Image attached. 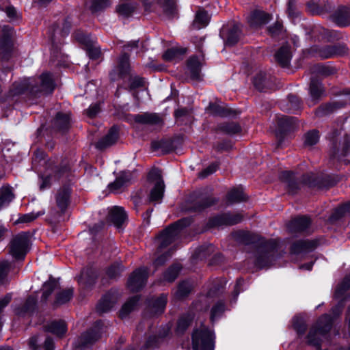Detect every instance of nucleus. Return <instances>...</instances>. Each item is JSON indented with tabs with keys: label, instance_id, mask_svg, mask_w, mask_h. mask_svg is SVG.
<instances>
[{
	"label": "nucleus",
	"instance_id": "32",
	"mask_svg": "<svg viewBox=\"0 0 350 350\" xmlns=\"http://www.w3.org/2000/svg\"><path fill=\"white\" fill-rule=\"evenodd\" d=\"M54 126L59 131H65L70 126V117L68 113L59 112L57 113L54 120Z\"/></svg>",
	"mask_w": 350,
	"mask_h": 350
},
{
	"label": "nucleus",
	"instance_id": "61",
	"mask_svg": "<svg viewBox=\"0 0 350 350\" xmlns=\"http://www.w3.org/2000/svg\"><path fill=\"white\" fill-rule=\"evenodd\" d=\"M129 88L131 90H135L138 88L144 87L145 83L144 79L137 75H131L129 78Z\"/></svg>",
	"mask_w": 350,
	"mask_h": 350
},
{
	"label": "nucleus",
	"instance_id": "49",
	"mask_svg": "<svg viewBox=\"0 0 350 350\" xmlns=\"http://www.w3.org/2000/svg\"><path fill=\"white\" fill-rule=\"evenodd\" d=\"M350 215V202L344 204L342 206L335 209L334 212L330 217V220L336 221Z\"/></svg>",
	"mask_w": 350,
	"mask_h": 350
},
{
	"label": "nucleus",
	"instance_id": "26",
	"mask_svg": "<svg viewBox=\"0 0 350 350\" xmlns=\"http://www.w3.org/2000/svg\"><path fill=\"white\" fill-rule=\"evenodd\" d=\"M132 178L130 172H123L118 177L109 185V188L111 191L118 192L122 187L125 186Z\"/></svg>",
	"mask_w": 350,
	"mask_h": 350
},
{
	"label": "nucleus",
	"instance_id": "52",
	"mask_svg": "<svg viewBox=\"0 0 350 350\" xmlns=\"http://www.w3.org/2000/svg\"><path fill=\"white\" fill-rule=\"evenodd\" d=\"M157 3L163 9L164 13L168 16H174L175 13V0H156Z\"/></svg>",
	"mask_w": 350,
	"mask_h": 350
},
{
	"label": "nucleus",
	"instance_id": "53",
	"mask_svg": "<svg viewBox=\"0 0 350 350\" xmlns=\"http://www.w3.org/2000/svg\"><path fill=\"white\" fill-rule=\"evenodd\" d=\"M225 311V304L224 302L219 301L217 302L211 308V321L214 323L219 318L221 317Z\"/></svg>",
	"mask_w": 350,
	"mask_h": 350
},
{
	"label": "nucleus",
	"instance_id": "28",
	"mask_svg": "<svg viewBox=\"0 0 350 350\" xmlns=\"http://www.w3.org/2000/svg\"><path fill=\"white\" fill-rule=\"evenodd\" d=\"M70 190L68 188L60 189L56 196V203L62 213H64L70 202Z\"/></svg>",
	"mask_w": 350,
	"mask_h": 350
},
{
	"label": "nucleus",
	"instance_id": "11",
	"mask_svg": "<svg viewBox=\"0 0 350 350\" xmlns=\"http://www.w3.org/2000/svg\"><path fill=\"white\" fill-rule=\"evenodd\" d=\"M148 270L146 267H140L134 271L128 280V287L132 292L142 289L146 284Z\"/></svg>",
	"mask_w": 350,
	"mask_h": 350
},
{
	"label": "nucleus",
	"instance_id": "3",
	"mask_svg": "<svg viewBox=\"0 0 350 350\" xmlns=\"http://www.w3.org/2000/svg\"><path fill=\"white\" fill-rule=\"evenodd\" d=\"M146 48V42L133 40L123 46V51L118 60L117 66L111 72L110 78L112 81L123 79L130 75L131 66L129 52L135 51L137 54L144 53Z\"/></svg>",
	"mask_w": 350,
	"mask_h": 350
},
{
	"label": "nucleus",
	"instance_id": "34",
	"mask_svg": "<svg viewBox=\"0 0 350 350\" xmlns=\"http://www.w3.org/2000/svg\"><path fill=\"white\" fill-rule=\"evenodd\" d=\"M97 277L96 271L92 267L84 268L79 277V282H84L86 284H92Z\"/></svg>",
	"mask_w": 350,
	"mask_h": 350
},
{
	"label": "nucleus",
	"instance_id": "46",
	"mask_svg": "<svg viewBox=\"0 0 350 350\" xmlns=\"http://www.w3.org/2000/svg\"><path fill=\"white\" fill-rule=\"evenodd\" d=\"M14 196L10 187H3L0 192V209L8 204L14 199Z\"/></svg>",
	"mask_w": 350,
	"mask_h": 350
},
{
	"label": "nucleus",
	"instance_id": "39",
	"mask_svg": "<svg viewBox=\"0 0 350 350\" xmlns=\"http://www.w3.org/2000/svg\"><path fill=\"white\" fill-rule=\"evenodd\" d=\"M166 304L167 295L162 294L158 298L152 301V310L155 314H161L165 310Z\"/></svg>",
	"mask_w": 350,
	"mask_h": 350
},
{
	"label": "nucleus",
	"instance_id": "63",
	"mask_svg": "<svg viewBox=\"0 0 350 350\" xmlns=\"http://www.w3.org/2000/svg\"><path fill=\"white\" fill-rule=\"evenodd\" d=\"M288 100L290 105V107L288 108L289 111H295L299 109L300 100L297 96L289 95L288 96Z\"/></svg>",
	"mask_w": 350,
	"mask_h": 350
},
{
	"label": "nucleus",
	"instance_id": "60",
	"mask_svg": "<svg viewBox=\"0 0 350 350\" xmlns=\"http://www.w3.org/2000/svg\"><path fill=\"white\" fill-rule=\"evenodd\" d=\"M10 264L8 260L0 262V283L4 284L6 281L7 275L10 271Z\"/></svg>",
	"mask_w": 350,
	"mask_h": 350
},
{
	"label": "nucleus",
	"instance_id": "2",
	"mask_svg": "<svg viewBox=\"0 0 350 350\" xmlns=\"http://www.w3.org/2000/svg\"><path fill=\"white\" fill-rule=\"evenodd\" d=\"M55 86L54 79L49 72L42 73L37 80L30 78L25 79L21 82H15L13 85L14 94L28 92L36 97L51 94Z\"/></svg>",
	"mask_w": 350,
	"mask_h": 350
},
{
	"label": "nucleus",
	"instance_id": "58",
	"mask_svg": "<svg viewBox=\"0 0 350 350\" xmlns=\"http://www.w3.org/2000/svg\"><path fill=\"white\" fill-rule=\"evenodd\" d=\"M123 271V266L120 263L111 265L107 270V275L109 278H116Z\"/></svg>",
	"mask_w": 350,
	"mask_h": 350
},
{
	"label": "nucleus",
	"instance_id": "16",
	"mask_svg": "<svg viewBox=\"0 0 350 350\" xmlns=\"http://www.w3.org/2000/svg\"><path fill=\"white\" fill-rule=\"evenodd\" d=\"M318 245L314 240H300L295 242L291 247L293 254H306L314 250Z\"/></svg>",
	"mask_w": 350,
	"mask_h": 350
},
{
	"label": "nucleus",
	"instance_id": "64",
	"mask_svg": "<svg viewBox=\"0 0 350 350\" xmlns=\"http://www.w3.org/2000/svg\"><path fill=\"white\" fill-rule=\"evenodd\" d=\"M217 164L211 163L206 168L199 173V177L201 178L207 177L208 176L213 174L217 170Z\"/></svg>",
	"mask_w": 350,
	"mask_h": 350
},
{
	"label": "nucleus",
	"instance_id": "12",
	"mask_svg": "<svg viewBox=\"0 0 350 350\" xmlns=\"http://www.w3.org/2000/svg\"><path fill=\"white\" fill-rule=\"evenodd\" d=\"M348 49L344 44L325 46L316 49L317 55L322 59L342 55L347 53Z\"/></svg>",
	"mask_w": 350,
	"mask_h": 350
},
{
	"label": "nucleus",
	"instance_id": "55",
	"mask_svg": "<svg viewBox=\"0 0 350 350\" xmlns=\"http://www.w3.org/2000/svg\"><path fill=\"white\" fill-rule=\"evenodd\" d=\"M135 8V4L132 3H126L120 5L117 8V11L123 16H129L134 12Z\"/></svg>",
	"mask_w": 350,
	"mask_h": 350
},
{
	"label": "nucleus",
	"instance_id": "24",
	"mask_svg": "<svg viewBox=\"0 0 350 350\" xmlns=\"http://www.w3.org/2000/svg\"><path fill=\"white\" fill-rule=\"evenodd\" d=\"M253 83L259 91H265L271 85V80L269 75L260 72L254 77Z\"/></svg>",
	"mask_w": 350,
	"mask_h": 350
},
{
	"label": "nucleus",
	"instance_id": "57",
	"mask_svg": "<svg viewBox=\"0 0 350 350\" xmlns=\"http://www.w3.org/2000/svg\"><path fill=\"white\" fill-rule=\"evenodd\" d=\"M220 129L229 135L236 134L241 131L240 126L234 122L224 124L220 126Z\"/></svg>",
	"mask_w": 350,
	"mask_h": 350
},
{
	"label": "nucleus",
	"instance_id": "47",
	"mask_svg": "<svg viewBox=\"0 0 350 350\" xmlns=\"http://www.w3.org/2000/svg\"><path fill=\"white\" fill-rule=\"evenodd\" d=\"M139 300V297L138 296H134L126 302L120 312V317L124 318L126 317L133 310H134Z\"/></svg>",
	"mask_w": 350,
	"mask_h": 350
},
{
	"label": "nucleus",
	"instance_id": "36",
	"mask_svg": "<svg viewBox=\"0 0 350 350\" xmlns=\"http://www.w3.org/2000/svg\"><path fill=\"white\" fill-rule=\"evenodd\" d=\"M187 66L191 77L196 79H199L201 68V63L199 59L196 56L190 57L188 60Z\"/></svg>",
	"mask_w": 350,
	"mask_h": 350
},
{
	"label": "nucleus",
	"instance_id": "14",
	"mask_svg": "<svg viewBox=\"0 0 350 350\" xmlns=\"http://www.w3.org/2000/svg\"><path fill=\"white\" fill-rule=\"evenodd\" d=\"M330 18L337 26L348 27L350 25V8L346 6H340L330 16Z\"/></svg>",
	"mask_w": 350,
	"mask_h": 350
},
{
	"label": "nucleus",
	"instance_id": "13",
	"mask_svg": "<svg viewBox=\"0 0 350 350\" xmlns=\"http://www.w3.org/2000/svg\"><path fill=\"white\" fill-rule=\"evenodd\" d=\"M241 33L240 25L232 24L228 27H224L220 32V36L225 40L226 45L233 46L239 41Z\"/></svg>",
	"mask_w": 350,
	"mask_h": 350
},
{
	"label": "nucleus",
	"instance_id": "8",
	"mask_svg": "<svg viewBox=\"0 0 350 350\" xmlns=\"http://www.w3.org/2000/svg\"><path fill=\"white\" fill-rule=\"evenodd\" d=\"M29 242L27 233L21 232L18 234L10 242V254L16 259H23L28 250Z\"/></svg>",
	"mask_w": 350,
	"mask_h": 350
},
{
	"label": "nucleus",
	"instance_id": "59",
	"mask_svg": "<svg viewBox=\"0 0 350 350\" xmlns=\"http://www.w3.org/2000/svg\"><path fill=\"white\" fill-rule=\"evenodd\" d=\"M293 325L299 335L304 334L307 327L302 319L299 317H295L293 318Z\"/></svg>",
	"mask_w": 350,
	"mask_h": 350
},
{
	"label": "nucleus",
	"instance_id": "29",
	"mask_svg": "<svg viewBox=\"0 0 350 350\" xmlns=\"http://www.w3.org/2000/svg\"><path fill=\"white\" fill-rule=\"evenodd\" d=\"M333 152H332V157L340 158L345 157L349 154L350 148V139L349 137L346 135L343 141L339 143V146L337 144H333Z\"/></svg>",
	"mask_w": 350,
	"mask_h": 350
},
{
	"label": "nucleus",
	"instance_id": "44",
	"mask_svg": "<svg viewBox=\"0 0 350 350\" xmlns=\"http://www.w3.org/2000/svg\"><path fill=\"white\" fill-rule=\"evenodd\" d=\"M227 200L230 204L240 202L245 200V196L242 189L234 188L228 192Z\"/></svg>",
	"mask_w": 350,
	"mask_h": 350
},
{
	"label": "nucleus",
	"instance_id": "22",
	"mask_svg": "<svg viewBox=\"0 0 350 350\" xmlns=\"http://www.w3.org/2000/svg\"><path fill=\"white\" fill-rule=\"evenodd\" d=\"M241 219L242 217L239 214L234 215L225 214L214 217L211 220V224L213 226L234 225L240 222Z\"/></svg>",
	"mask_w": 350,
	"mask_h": 350
},
{
	"label": "nucleus",
	"instance_id": "42",
	"mask_svg": "<svg viewBox=\"0 0 350 350\" xmlns=\"http://www.w3.org/2000/svg\"><path fill=\"white\" fill-rule=\"evenodd\" d=\"M192 289L191 284L188 281H183L178 286L174 294L176 299H182L187 297Z\"/></svg>",
	"mask_w": 350,
	"mask_h": 350
},
{
	"label": "nucleus",
	"instance_id": "1",
	"mask_svg": "<svg viewBox=\"0 0 350 350\" xmlns=\"http://www.w3.org/2000/svg\"><path fill=\"white\" fill-rule=\"evenodd\" d=\"M350 288V274L347 275L336 288L334 296L340 299L336 306L332 308V314H323L313 325L308 336L307 343L309 345L320 347L321 338H323L332 329L334 319L342 312L344 307V299L346 291Z\"/></svg>",
	"mask_w": 350,
	"mask_h": 350
},
{
	"label": "nucleus",
	"instance_id": "18",
	"mask_svg": "<svg viewBox=\"0 0 350 350\" xmlns=\"http://www.w3.org/2000/svg\"><path fill=\"white\" fill-rule=\"evenodd\" d=\"M312 36L317 39L320 38H327L332 40H340L342 39L344 35H342L340 32L336 31H330L325 29L324 27L320 25H316L312 29Z\"/></svg>",
	"mask_w": 350,
	"mask_h": 350
},
{
	"label": "nucleus",
	"instance_id": "7",
	"mask_svg": "<svg viewBox=\"0 0 350 350\" xmlns=\"http://www.w3.org/2000/svg\"><path fill=\"white\" fill-rule=\"evenodd\" d=\"M148 180L154 183V187L151 189L149 200L150 202H160L163 197L165 184L162 178L161 172L157 168L150 171Z\"/></svg>",
	"mask_w": 350,
	"mask_h": 350
},
{
	"label": "nucleus",
	"instance_id": "25",
	"mask_svg": "<svg viewBox=\"0 0 350 350\" xmlns=\"http://www.w3.org/2000/svg\"><path fill=\"white\" fill-rule=\"evenodd\" d=\"M297 118L292 116H278L276 122L280 132H284L291 129H294L296 125Z\"/></svg>",
	"mask_w": 350,
	"mask_h": 350
},
{
	"label": "nucleus",
	"instance_id": "51",
	"mask_svg": "<svg viewBox=\"0 0 350 350\" xmlns=\"http://www.w3.org/2000/svg\"><path fill=\"white\" fill-rule=\"evenodd\" d=\"M73 295V289L71 288L63 290L59 292L56 296L55 304L56 305H62L69 301Z\"/></svg>",
	"mask_w": 350,
	"mask_h": 350
},
{
	"label": "nucleus",
	"instance_id": "40",
	"mask_svg": "<svg viewBox=\"0 0 350 350\" xmlns=\"http://www.w3.org/2000/svg\"><path fill=\"white\" fill-rule=\"evenodd\" d=\"M186 53V49L183 48L173 47L167 49L163 55L164 60L170 62L178 59Z\"/></svg>",
	"mask_w": 350,
	"mask_h": 350
},
{
	"label": "nucleus",
	"instance_id": "38",
	"mask_svg": "<svg viewBox=\"0 0 350 350\" xmlns=\"http://www.w3.org/2000/svg\"><path fill=\"white\" fill-rule=\"evenodd\" d=\"M85 5L92 12L101 11L109 5L108 0H85Z\"/></svg>",
	"mask_w": 350,
	"mask_h": 350
},
{
	"label": "nucleus",
	"instance_id": "17",
	"mask_svg": "<svg viewBox=\"0 0 350 350\" xmlns=\"http://www.w3.org/2000/svg\"><path fill=\"white\" fill-rule=\"evenodd\" d=\"M310 223L311 221L308 217L300 216L291 220L287 228L291 233L301 232L309 228Z\"/></svg>",
	"mask_w": 350,
	"mask_h": 350
},
{
	"label": "nucleus",
	"instance_id": "31",
	"mask_svg": "<svg viewBox=\"0 0 350 350\" xmlns=\"http://www.w3.org/2000/svg\"><path fill=\"white\" fill-rule=\"evenodd\" d=\"M46 332L57 336H62L67 331V326L64 321H53L44 327Z\"/></svg>",
	"mask_w": 350,
	"mask_h": 350
},
{
	"label": "nucleus",
	"instance_id": "56",
	"mask_svg": "<svg viewBox=\"0 0 350 350\" xmlns=\"http://www.w3.org/2000/svg\"><path fill=\"white\" fill-rule=\"evenodd\" d=\"M44 214V211L38 212L37 213H30L27 214L23 215L19 217V218L15 221L14 224H22V223H28L33 221L36 218H38L39 216L42 215Z\"/></svg>",
	"mask_w": 350,
	"mask_h": 350
},
{
	"label": "nucleus",
	"instance_id": "10",
	"mask_svg": "<svg viewBox=\"0 0 350 350\" xmlns=\"http://www.w3.org/2000/svg\"><path fill=\"white\" fill-rule=\"evenodd\" d=\"M103 323L101 321L96 322L93 327L83 333L79 339V346L85 349L92 345L101 337Z\"/></svg>",
	"mask_w": 350,
	"mask_h": 350
},
{
	"label": "nucleus",
	"instance_id": "21",
	"mask_svg": "<svg viewBox=\"0 0 350 350\" xmlns=\"http://www.w3.org/2000/svg\"><path fill=\"white\" fill-rule=\"evenodd\" d=\"M118 128L115 126H112L109 133L96 143V147L102 150L113 145L118 139Z\"/></svg>",
	"mask_w": 350,
	"mask_h": 350
},
{
	"label": "nucleus",
	"instance_id": "19",
	"mask_svg": "<svg viewBox=\"0 0 350 350\" xmlns=\"http://www.w3.org/2000/svg\"><path fill=\"white\" fill-rule=\"evenodd\" d=\"M133 120L139 124L156 125L162 122L159 114L155 113H143L133 116Z\"/></svg>",
	"mask_w": 350,
	"mask_h": 350
},
{
	"label": "nucleus",
	"instance_id": "33",
	"mask_svg": "<svg viewBox=\"0 0 350 350\" xmlns=\"http://www.w3.org/2000/svg\"><path fill=\"white\" fill-rule=\"evenodd\" d=\"M310 95L313 101L319 100L323 94V88L320 81L312 79L310 83Z\"/></svg>",
	"mask_w": 350,
	"mask_h": 350
},
{
	"label": "nucleus",
	"instance_id": "48",
	"mask_svg": "<svg viewBox=\"0 0 350 350\" xmlns=\"http://www.w3.org/2000/svg\"><path fill=\"white\" fill-rule=\"evenodd\" d=\"M114 305V301L111 299L109 295H105L102 297L98 304L97 305L96 310L100 313H103L109 311Z\"/></svg>",
	"mask_w": 350,
	"mask_h": 350
},
{
	"label": "nucleus",
	"instance_id": "6",
	"mask_svg": "<svg viewBox=\"0 0 350 350\" xmlns=\"http://www.w3.org/2000/svg\"><path fill=\"white\" fill-rule=\"evenodd\" d=\"M277 250L276 244L270 241L257 249L255 255V265L259 268L269 266L274 260L273 254Z\"/></svg>",
	"mask_w": 350,
	"mask_h": 350
},
{
	"label": "nucleus",
	"instance_id": "45",
	"mask_svg": "<svg viewBox=\"0 0 350 350\" xmlns=\"http://www.w3.org/2000/svg\"><path fill=\"white\" fill-rule=\"evenodd\" d=\"M193 319V315L187 314L182 316L178 321L176 332L178 334H183L191 325Z\"/></svg>",
	"mask_w": 350,
	"mask_h": 350
},
{
	"label": "nucleus",
	"instance_id": "41",
	"mask_svg": "<svg viewBox=\"0 0 350 350\" xmlns=\"http://www.w3.org/2000/svg\"><path fill=\"white\" fill-rule=\"evenodd\" d=\"M59 282L55 279L51 278L49 280L46 282L43 285L42 299L46 300L52 293L59 287Z\"/></svg>",
	"mask_w": 350,
	"mask_h": 350
},
{
	"label": "nucleus",
	"instance_id": "15",
	"mask_svg": "<svg viewBox=\"0 0 350 350\" xmlns=\"http://www.w3.org/2000/svg\"><path fill=\"white\" fill-rule=\"evenodd\" d=\"M270 20L271 16L261 10H254L247 17V23L253 29H257L266 25Z\"/></svg>",
	"mask_w": 350,
	"mask_h": 350
},
{
	"label": "nucleus",
	"instance_id": "20",
	"mask_svg": "<svg viewBox=\"0 0 350 350\" xmlns=\"http://www.w3.org/2000/svg\"><path fill=\"white\" fill-rule=\"evenodd\" d=\"M108 217L116 227L119 228L125 221L126 214L122 207L113 206L110 209Z\"/></svg>",
	"mask_w": 350,
	"mask_h": 350
},
{
	"label": "nucleus",
	"instance_id": "35",
	"mask_svg": "<svg viewBox=\"0 0 350 350\" xmlns=\"http://www.w3.org/2000/svg\"><path fill=\"white\" fill-rule=\"evenodd\" d=\"M206 110L208 113L213 116L221 117L230 116L231 113V110L230 109L215 103H211Z\"/></svg>",
	"mask_w": 350,
	"mask_h": 350
},
{
	"label": "nucleus",
	"instance_id": "23",
	"mask_svg": "<svg viewBox=\"0 0 350 350\" xmlns=\"http://www.w3.org/2000/svg\"><path fill=\"white\" fill-rule=\"evenodd\" d=\"M214 297L213 289H210L207 295H202L193 304V309L199 312H206L211 304L210 299Z\"/></svg>",
	"mask_w": 350,
	"mask_h": 350
},
{
	"label": "nucleus",
	"instance_id": "5",
	"mask_svg": "<svg viewBox=\"0 0 350 350\" xmlns=\"http://www.w3.org/2000/svg\"><path fill=\"white\" fill-rule=\"evenodd\" d=\"M190 220L184 218L166 228L159 235L161 249L165 248L174 242L180 234L183 228L188 226Z\"/></svg>",
	"mask_w": 350,
	"mask_h": 350
},
{
	"label": "nucleus",
	"instance_id": "9",
	"mask_svg": "<svg viewBox=\"0 0 350 350\" xmlns=\"http://www.w3.org/2000/svg\"><path fill=\"white\" fill-rule=\"evenodd\" d=\"M13 29L10 25L0 26V58L8 60L13 51L12 41Z\"/></svg>",
	"mask_w": 350,
	"mask_h": 350
},
{
	"label": "nucleus",
	"instance_id": "50",
	"mask_svg": "<svg viewBox=\"0 0 350 350\" xmlns=\"http://www.w3.org/2000/svg\"><path fill=\"white\" fill-rule=\"evenodd\" d=\"M319 137V133L317 130H311L304 135V144L305 146H312L317 144Z\"/></svg>",
	"mask_w": 350,
	"mask_h": 350
},
{
	"label": "nucleus",
	"instance_id": "43",
	"mask_svg": "<svg viewBox=\"0 0 350 350\" xmlns=\"http://www.w3.org/2000/svg\"><path fill=\"white\" fill-rule=\"evenodd\" d=\"M209 22V16L206 11L199 10L196 15L193 26L196 29L206 27Z\"/></svg>",
	"mask_w": 350,
	"mask_h": 350
},
{
	"label": "nucleus",
	"instance_id": "62",
	"mask_svg": "<svg viewBox=\"0 0 350 350\" xmlns=\"http://www.w3.org/2000/svg\"><path fill=\"white\" fill-rule=\"evenodd\" d=\"M293 176L294 174L291 171H284L280 175V178L287 183L288 187L292 191H293L294 189L297 188L295 186V183L292 181Z\"/></svg>",
	"mask_w": 350,
	"mask_h": 350
},
{
	"label": "nucleus",
	"instance_id": "37",
	"mask_svg": "<svg viewBox=\"0 0 350 350\" xmlns=\"http://www.w3.org/2000/svg\"><path fill=\"white\" fill-rule=\"evenodd\" d=\"M218 200L213 197L200 198L194 204L193 208L195 211H201L217 202Z\"/></svg>",
	"mask_w": 350,
	"mask_h": 350
},
{
	"label": "nucleus",
	"instance_id": "54",
	"mask_svg": "<svg viewBox=\"0 0 350 350\" xmlns=\"http://www.w3.org/2000/svg\"><path fill=\"white\" fill-rule=\"evenodd\" d=\"M180 267L178 265H174L169 267L163 275L164 280L171 282H173L178 275Z\"/></svg>",
	"mask_w": 350,
	"mask_h": 350
},
{
	"label": "nucleus",
	"instance_id": "4",
	"mask_svg": "<svg viewBox=\"0 0 350 350\" xmlns=\"http://www.w3.org/2000/svg\"><path fill=\"white\" fill-rule=\"evenodd\" d=\"M192 348L193 350H214V333L206 327L195 329L192 334Z\"/></svg>",
	"mask_w": 350,
	"mask_h": 350
},
{
	"label": "nucleus",
	"instance_id": "30",
	"mask_svg": "<svg viewBox=\"0 0 350 350\" xmlns=\"http://www.w3.org/2000/svg\"><path fill=\"white\" fill-rule=\"evenodd\" d=\"M70 168L68 166H64L61 168L55 167L53 174H49L45 177L42 178V183L40 185V189H44L49 187L50 180L54 178L55 180L60 178L64 175L66 174Z\"/></svg>",
	"mask_w": 350,
	"mask_h": 350
},
{
	"label": "nucleus",
	"instance_id": "27",
	"mask_svg": "<svg viewBox=\"0 0 350 350\" xmlns=\"http://www.w3.org/2000/svg\"><path fill=\"white\" fill-rule=\"evenodd\" d=\"M275 59L282 67H288L292 57L290 46H282L275 53Z\"/></svg>",
	"mask_w": 350,
	"mask_h": 350
}]
</instances>
